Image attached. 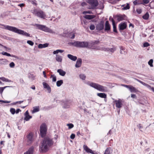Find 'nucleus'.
<instances>
[{
    "label": "nucleus",
    "instance_id": "nucleus-1",
    "mask_svg": "<svg viewBox=\"0 0 154 154\" xmlns=\"http://www.w3.org/2000/svg\"><path fill=\"white\" fill-rule=\"evenodd\" d=\"M53 144L52 140L49 137H45L39 146L40 152H46L48 150V148Z\"/></svg>",
    "mask_w": 154,
    "mask_h": 154
},
{
    "label": "nucleus",
    "instance_id": "nucleus-2",
    "mask_svg": "<svg viewBox=\"0 0 154 154\" xmlns=\"http://www.w3.org/2000/svg\"><path fill=\"white\" fill-rule=\"evenodd\" d=\"M0 25L4 26V27L2 28L3 29L8 30L17 34L24 35L26 36H30V34L29 33H27L26 32L22 30L18 29L16 27L4 24H0Z\"/></svg>",
    "mask_w": 154,
    "mask_h": 154
},
{
    "label": "nucleus",
    "instance_id": "nucleus-3",
    "mask_svg": "<svg viewBox=\"0 0 154 154\" xmlns=\"http://www.w3.org/2000/svg\"><path fill=\"white\" fill-rule=\"evenodd\" d=\"M85 84L100 91L105 92L107 91L106 87L101 85L98 84L88 81L86 82Z\"/></svg>",
    "mask_w": 154,
    "mask_h": 154
},
{
    "label": "nucleus",
    "instance_id": "nucleus-4",
    "mask_svg": "<svg viewBox=\"0 0 154 154\" xmlns=\"http://www.w3.org/2000/svg\"><path fill=\"white\" fill-rule=\"evenodd\" d=\"M88 42H87L75 41L70 43V45L78 48H88Z\"/></svg>",
    "mask_w": 154,
    "mask_h": 154
},
{
    "label": "nucleus",
    "instance_id": "nucleus-5",
    "mask_svg": "<svg viewBox=\"0 0 154 154\" xmlns=\"http://www.w3.org/2000/svg\"><path fill=\"white\" fill-rule=\"evenodd\" d=\"M32 13L35 16L43 19H45L46 14L45 13L41 10L34 9L32 11Z\"/></svg>",
    "mask_w": 154,
    "mask_h": 154
},
{
    "label": "nucleus",
    "instance_id": "nucleus-6",
    "mask_svg": "<svg viewBox=\"0 0 154 154\" xmlns=\"http://www.w3.org/2000/svg\"><path fill=\"white\" fill-rule=\"evenodd\" d=\"M35 26L37 27L38 29L43 31L45 32L52 34L55 33V32L54 31L45 25L35 24Z\"/></svg>",
    "mask_w": 154,
    "mask_h": 154
},
{
    "label": "nucleus",
    "instance_id": "nucleus-7",
    "mask_svg": "<svg viewBox=\"0 0 154 154\" xmlns=\"http://www.w3.org/2000/svg\"><path fill=\"white\" fill-rule=\"evenodd\" d=\"M87 2L90 5L89 9H95L98 5V2L97 0H88Z\"/></svg>",
    "mask_w": 154,
    "mask_h": 154
},
{
    "label": "nucleus",
    "instance_id": "nucleus-8",
    "mask_svg": "<svg viewBox=\"0 0 154 154\" xmlns=\"http://www.w3.org/2000/svg\"><path fill=\"white\" fill-rule=\"evenodd\" d=\"M40 131L41 137H43L45 136L46 133L47 128L45 123H43L41 125Z\"/></svg>",
    "mask_w": 154,
    "mask_h": 154
},
{
    "label": "nucleus",
    "instance_id": "nucleus-9",
    "mask_svg": "<svg viewBox=\"0 0 154 154\" xmlns=\"http://www.w3.org/2000/svg\"><path fill=\"white\" fill-rule=\"evenodd\" d=\"M26 137L27 144L30 145L32 143L34 140L33 133L31 132L29 133L27 135Z\"/></svg>",
    "mask_w": 154,
    "mask_h": 154
},
{
    "label": "nucleus",
    "instance_id": "nucleus-10",
    "mask_svg": "<svg viewBox=\"0 0 154 154\" xmlns=\"http://www.w3.org/2000/svg\"><path fill=\"white\" fill-rule=\"evenodd\" d=\"M104 21H101L100 23L97 24L96 26V29L98 31H101L103 29L104 27Z\"/></svg>",
    "mask_w": 154,
    "mask_h": 154
},
{
    "label": "nucleus",
    "instance_id": "nucleus-11",
    "mask_svg": "<svg viewBox=\"0 0 154 154\" xmlns=\"http://www.w3.org/2000/svg\"><path fill=\"white\" fill-rule=\"evenodd\" d=\"M127 27V25L125 22L121 23L119 25V29L120 32L125 29Z\"/></svg>",
    "mask_w": 154,
    "mask_h": 154
},
{
    "label": "nucleus",
    "instance_id": "nucleus-12",
    "mask_svg": "<svg viewBox=\"0 0 154 154\" xmlns=\"http://www.w3.org/2000/svg\"><path fill=\"white\" fill-rule=\"evenodd\" d=\"M104 30L105 31H106L107 32L110 30V26L108 21H106V22Z\"/></svg>",
    "mask_w": 154,
    "mask_h": 154
},
{
    "label": "nucleus",
    "instance_id": "nucleus-13",
    "mask_svg": "<svg viewBox=\"0 0 154 154\" xmlns=\"http://www.w3.org/2000/svg\"><path fill=\"white\" fill-rule=\"evenodd\" d=\"M24 116H25V117L24 119L26 121H29L30 119L32 118V116L29 115L28 110L26 111L25 112Z\"/></svg>",
    "mask_w": 154,
    "mask_h": 154
},
{
    "label": "nucleus",
    "instance_id": "nucleus-14",
    "mask_svg": "<svg viewBox=\"0 0 154 154\" xmlns=\"http://www.w3.org/2000/svg\"><path fill=\"white\" fill-rule=\"evenodd\" d=\"M34 147L32 146L30 147L27 151L24 153V154H32L34 151Z\"/></svg>",
    "mask_w": 154,
    "mask_h": 154
},
{
    "label": "nucleus",
    "instance_id": "nucleus-15",
    "mask_svg": "<svg viewBox=\"0 0 154 154\" xmlns=\"http://www.w3.org/2000/svg\"><path fill=\"white\" fill-rule=\"evenodd\" d=\"M82 60L81 58H78L75 64V67L76 68H79L82 65Z\"/></svg>",
    "mask_w": 154,
    "mask_h": 154
},
{
    "label": "nucleus",
    "instance_id": "nucleus-16",
    "mask_svg": "<svg viewBox=\"0 0 154 154\" xmlns=\"http://www.w3.org/2000/svg\"><path fill=\"white\" fill-rule=\"evenodd\" d=\"M83 147L84 149L88 153H90L92 154H94L92 150L89 149L87 146L84 145L83 146Z\"/></svg>",
    "mask_w": 154,
    "mask_h": 154
},
{
    "label": "nucleus",
    "instance_id": "nucleus-17",
    "mask_svg": "<svg viewBox=\"0 0 154 154\" xmlns=\"http://www.w3.org/2000/svg\"><path fill=\"white\" fill-rule=\"evenodd\" d=\"M114 102L116 104V106L117 107L119 108L122 107V103L121 100H116L114 101Z\"/></svg>",
    "mask_w": 154,
    "mask_h": 154
},
{
    "label": "nucleus",
    "instance_id": "nucleus-18",
    "mask_svg": "<svg viewBox=\"0 0 154 154\" xmlns=\"http://www.w3.org/2000/svg\"><path fill=\"white\" fill-rule=\"evenodd\" d=\"M95 15H86L84 16L85 18L91 20L93 19L95 17Z\"/></svg>",
    "mask_w": 154,
    "mask_h": 154
},
{
    "label": "nucleus",
    "instance_id": "nucleus-19",
    "mask_svg": "<svg viewBox=\"0 0 154 154\" xmlns=\"http://www.w3.org/2000/svg\"><path fill=\"white\" fill-rule=\"evenodd\" d=\"M67 56L69 59L73 61H75L77 59V57L76 56H74L71 54H68Z\"/></svg>",
    "mask_w": 154,
    "mask_h": 154
},
{
    "label": "nucleus",
    "instance_id": "nucleus-20",
    "mask_svg": "<svg viewBox=\"0 0 154 154\" xmlns=\"http://www.w3.org/2000/svg\"><path fill=\"white\" fill-rule=\"evenodd\" d=\"M100 43L99 41H95L94 42H88V46H94L95 45H97Z\"/></svg>",
    "mask_w": 154,
    "mask_h": 154
},
{
    "label": "nucleus",
    "instance_id": "nucleus-21",
    "mask_svg": "<svg viewBox=\"0 0 154 154\" xmlns=\"http://www.w3.org/2000/svg\"><path fill=\"white\" fill-rule=\"evenodd\" d=\"M112 22L113 27V31L115 32H117V31L116 29V25L114 20L112 18Z\"/></svg>",
    "mask_w": 154,
    "mask_h": 154
},
{
    "label": "nucleus",
    "instance_id": "nucleus-22",
    "mask_svg": "<svg viewBox=\"0 0 154 154\" xmlns=\"http://www.w3.org/2000/svg\"><path fill=\"white\" fill-rule=\"evenodd\" d=\"M57 72L59 73L60 75L62 76H64L66 74V72L61 69H58Z\"/></svg>",
    "mask_w": 154,
    "mask_h": 154
},
{
    "label": "nucleus",
    "instance_id": "nucleus-23",
    "mask_svg": "<svg viewBox=\"0 0 154 154\" xmlns=\"http://www.w3.org/2000/svg\"><path fill=\"white\" fill-rule=\"evenodd\" d=\"M2 54L3 55H6L7 56L12 57L15 58H17V56L13 55H11L10 54L6 52H3Z\"/></svg>",
    "mask_w": 154,
    "mask_h": 154
},
{
    "label": "nucleus",
    "instance_id": "nucleus-24",
    "mask_svg": "<svg viewBox=\"0 0 154 154\" xmlns=\"http://www.w3.org/2000/svg\"><path fill=\"white\" fill-rule=\"evenodd\" d=\"M48 45L49 44L48 43H45L43 44H40L38 45V47L39 48H45L47 47L48 46Z\"/></svg>",
    "mask_w": 154,
    "mask_h": 154
},
{
    "label": "nucleus",
    "instance_id": "nucleus-25",
    "mask_svg": "<svg viewBox=\"0 0 154 154\" xmlns=\"http://www.w3.org/2000/svg\"><path fill=\"white\" fill-rule=\"evenodd\" d=\"M97 95L102 98H106V94L104 93H98L97 94Z\"/></svg>",
    "mask_w": 154,
    "mask_h": 154
},
{
    "label": "nucleus",
    "instance_id": "nucleus-26",
    "mask_svg": "<svg viewBox=\"0 0 154 154\" xmlns=\"http://www.w3.org/2000/svg\"><path fill=\"white\" fill-rule=\"evenodd\" d=\"M143 1L142 0H136L134 1L133 4L134 5H137L142 4Z\"/></svg>",
    "mask_w": 154,
    "mask_h": 154
},
{
    "label": "nucleus",
    "instance_id": "nucleus-27",
    "mask_svg": "<svg viewBox=\"0 0 154 154\" xmlns=\"http://www.w3.org/2000/svg\"><path fill=\"white\" fill-rule=\"evenodd\" d=\"M56 61L58 62H61L62 60V57L61 56L56 55Z\"/></svg>",
    "mask_w": 154,
    "mask_h": 154
},
{
    "label": "nucleus",
    "instance_id": "nucleus-28",
    "mask_svg": "<svg viewBox=\"0 0 154 154\" xmlns=\"http://www.w3.org/2000/svg\"><path fill=\"white\" fill-rule=\"evenodd\" d=\"M39 111V107L38 106H35L33 107V110L32 111V113H34L35 112H38Z\"/></svg>",
    "mask_w": 154,
    "mask_h": 154
},
{
    "label": "nucleus",
    "instance_id": "nucleus-29",
    "mask_svg": "<svg viewBox=\"0 0 154 154\" xmlns=\"http://www.w3.org/2000/svg\"><path fill=\"white\" fill-rule=\"evenodd\" d=\"M131 92L136 93L138 92V90L137 89L131 86V88L129 89Z\"/></svg>",
    "mask_w": 154,
    "mask_h": 154
},
{
    "label": "nucleus",
    "instance_id": "nucleus-30",
    "mask_svg": "<svg viewBox=\"0 0 154 154\" xmlns=\"http://www.w3.org/2000/svg\"><path fill=\"white\" fill-rule=\"evenodd\" d=\"M91 48L94 49H97V50H101V48L99 46H89L88 48Z\"/></svg>",
    "mask_w": 154,
    "mask_h": 154
},
{
    "label": "nucleus",
    "instance_id": "nucleus-31",
    "mask_svg": "<svg viewBox=\"0 0 154 154\" xmlns=\"http://www.w3.org/2000/svg\"><path fill=\"white\" fill-rule=\"evenodd\" d=\"M112 152L111 148L109 147L107 148L105 150L104 154H110V152Z\"/></svg>",
    "mask_w": 154,
    "mask_h": 154
},
{
    "label": "nucleus",
    "instance_id": "nucleus-32",
    "mask_svg": "<svg viewBox=\"0 0 154 154\" xmlns=\"http://www.w3.org/2000/svg\"><path fill=\"white\" fill-rule=\"evenodd\" d=\"M75 36L74 33L72 32L69 33L68 34V37L72 39H73L75 38Z\"/></svg>",
    "mask_w": 154,
    "mask_h": 154
},
{
    "label": "nucleus",
    "instance_id": "nucleus-33",
    "mask_svg": "<svg viewBox=\"0 0 154 154\" xmlns=\"http://www.w3.org/2000/svg\"><path fill=\"white\" fill-rule=\"evenodd\" d=\"M117 20L119 21L122 20H124L123 16L122 15H117L116 16Z\"/></svg>",
    "mask_w": 154,
    "mask_h": 154
},
{
    "label": "nucleus",
    "instance_id": "nucleus-34",
    "mask_svg": "<svg viewBox=\"0 0 154 154\" xmlns=\"http://www.w3.org/2000/svg\"><path fill=\"white\" fill-rule=\"evenodd\" d=\"M63 83V80H61L59 81H57L56 83V85L57 87L60 86Z\"/></svg>",
    "mask_w": 154,
    "mask_h": 154
},
{
    "label": "nucleus",
    "instance_id": "nucleus-35",
    "mask_svg": "<svg viewBox=\"0 0 154 154\" xmlns=\"http://www.w3.org/2000/svg\"><path fill=\"white\" fill-rule=\"evenodd\" d=\"M125 5H122V7H124L123 8H122L123 10H126L129 9L130 7L129 6V4L128 3L124 7Z\"/></svg>",
    "mask_w": 154,
    "mask_h": 154
},
{
    "label": "nucleus",
    "instance_id": "nucleus-36",
    "mask_svg": "<svg viewBox=\"0 0 154 154\" xmlns=\"http://www.w3.org/2000/svg\"><path fill=\"white\" fill-rule=\"evenodd\" d=\"M0 79L3 81L6 82H11V80H10L8 79H6L4 77H0Z\"/></svg>",
    "mask_w": 154,
    "mask_h": 154
},
{
    "label": "nucleus",
    "instance_id": "nucleus-37",
    "mask_svg": "<svg viewBox=\"0 0 154 154\" xmlns=\"http://www.w3.org/2000/svg\"><path fill=\"white\" fill-rule=\"evenodd\" d=\"M149 17V15L148 12H146L145 14L143 16V18L145 20H147Z\"/></svg>",
    "mask_w": 154,
    "mask_h": 154
},
{
    "label": "nucleus",
    "instance_id": "nucleus-38",
    "mask_svg": "<svg viewBox=\"0 0 154 154\" xmlns=\"http://www.w3.org/2000/svg\"><path fill=\"white\" fill-rule=\"evenodd\" d=\"M120 54H124V51L125 50V48L123 46H120Z\"/></svg>",
    "mask_w": 154,
    "mask_h": 154
},
{
    "label": "nucleus",
    "instance_id": "nucleus-39",
    "mask_svg": "<svg viewBox=\"0 0 154 154\" xmlns=\"http://www.w3.org/2000/svg\"><path fill=\"white\" fill-rule=\"evenodd\" d=\"M10 87V86H6L2 87H0V94H2L4 89L7 87Z\"/></svg>",
    "mask_w": 154,
    "mask_h": 154
},
{
    "label": "nucleus",
    "instance_id": "nucleus-40",
    "mask_svg": "<svg viewBox=\"0 0 154 154\" xmlns=\"http://www.w3.org/2000/svg\"><path fill=\"white\" fill-rule=\"evenodd\" d=\"M80 78L82 80H85L86 78L85 75L84 74H81L79 75Z\"/></svg>",
    "mask_w": 154,
    "mask_h": 154
},
{
    "label": "nucleus",
    "instance_id": "nucleus-41",
    "mask_svg": "<svg viewBox=\"0 0 154 154\" xmlns=\"http://www.w3.org/2000/svg\"><path fill=\"white\" fill-rule=\"evenodd\" d=\"M51 78H52L53 82H55L56 81V76L54 74L51 75Z\"/></svg>",
    "mask_w": 154,
    "mask_h": 154
},
{
    "label": "nucleus",
    "instance_id": "nucleus-42",
    "mask_svg": "<svg viewBox=\"0 0 154 154\" xmlns=\"http://www.w3.org/2000/svg\"><path fill=\"white\" fill-rule=\"evenodd\" d=\"M153 62V60L152 59H150L148 62V63L149 65L151 66V67H153V65L152 64V63Z\"/></svg>",
    "mask_w": 154,
    "mask_h": 154
},
{
    "label": "nucleus",
    "instance_id": "nucleus-43",
    "mask_svg": "<svg viewBox=\"0 0 154 154\" xmlns=\"http://www.w3.org/2000/svg\"><path fill=\"white\" fill-rule=\"evenodd\" d=\"M28 77L32 80H33L35 78L34 76L31 74H29Z\"/></svg>",
    "mask_w": 154,
    "mask_h": 154
},
{
    "label": "nucleus",
    "instance_id": "nucleus-44",
    "mask_svg": "<svg viewBox=\"0 0 154 154\" xmlns=\"http://www.w3.org/2000/svg\"><path fill=\"white\" fill-rule=\"evenodd\" d=\"M10 112L12 114L14 115L15 113L16 110L14 108H11L10 109Z\"/></svg>",
    "mask_w": 154,
    "mask_h": 154
},
{
    "label": "nucleus",
    "instance_id": "nucleus-45",
    "mask_svg": "<svg viewBox=\"0 0 154 154\" xmlns=\"http://www.w3.org/2000/svg\"><path fill=\"white\" fill-rule=\"evenodd\" d=\"M139 82L140 83H141L143 85L146 86V87H149V86L148 84L146 83L142 82L141 81H140Z\"/></svg>",
    "mask_w": 154,
    "mask_h": 154
},
{
    "label": "nucleus",
    "instance_id": "nucleus-46",
    "mask_svg": "<svg viewBox=\"0 0 154 154\" xmlns=\"http://www.w3.org/2000/svg\"><path fill=\"white\" fill-rule=\"evenodd\" d=\"M142 1H143V3L142 4L143 5L148 4L149 2V0H142Z\"/></svg>",
    "mask_w": 154,
    "mask_h": 154
},
{
    "label": "nucleus",
    "instance_id": "nucleus-47",
    "mask_svg": "<svg viewBox=\"0 0 154 154\" xmlns=\"http://www.w3.org/2000/svg\"><path fill=\"white\" fill-rule=\"evenodd\" d=\"M27 43L31 46H33L34 45V42L30 40L27 41Z\"/></svg>",
    "mask_w": 154,
    "mask_h": 154
},
{
    "label": "nucleus",
    "instance_id": "nucleus-48",
    "mask_svg": "<svg viewBox=\"0 0 154 154\" xmlns=\"http://www.w3.org/2000/svg\"><path fill=\"white\" fill-rule=\"evenodd\" d=\"M122 85L128 88L129 90L130 89L132 86V85H128L124 84Z\"/></svg>",
    "mask_w": 154,
    "mask_h": 154
},
{
    "label": "nucleus",
    "instance_id": "nucleus-49",
    "mask_svg": "<svg viewBox=\"0 0 154 154\" xmlns=\"http://www.w3.org/2000/svg\"><path fill=\"white\" fill-rule=\"evenodd\" d=\"M43 85L44 88H46L48 87V86L49 85L46 82H43Z\"/></svg>",
    "mask_w": 154,
    "mask_h": 154
},
{
    "label": "nucleus",
    "instance_id": "nucleus-50",
    "mask_svg": "<svg viewBox=\"0 0 154 154\" xmlns=\"http://www.w3.org/2000/svg\"><path fill=\"white\" fill-rule=\"evenodd\" d=\"M9 66L11 68H14L15 66V64L13 62H12L9 64Z\"/></svg>",
    "mask_w": 154,
    "mask_h": 154
},
{
    "label": "nucleus",
    "instance_id": "nucleus-51",
    "mask_svg": "<svg viewBox=\"0 0 154 154\" xmlns=\"http://www.w3.org/2000/svg\"><path fill=\"white\" fill-rule=\"evenodd\" d=\"M67 125L69 127V129H71L74 127V125L72 124H67Z\"/></svg>",
    "mask_w": 154,
    "mask_h": 154
},
{
    "label": "nucleus",
    "instance_id": "nucleus-52",
    "mask_svg": "<svg viewBox=\"0 0 154 154\" xmlns=\"http://www.w3.org/2000/svg\"><path fill=\"white\" fill-rule=\"evenodd\" d=\"M95 28V26L93 24L91 25L90 26V29L91 30H93Z\"/></svg>",
    "mask_w": 154,
    "mask_h": 154
},
{
    "label": "nucleus",
    "instance_id": "nucleus-53",
    "mask_svg": "<svg viewBox=\"0 0 154 154\" xmlns=\"http://www.w3.org/2000/svg\"><path fill=\"white\" fill-rule=\"evenodd\" d=\"M116 50V48H109V51L112 52H113L115 51Z\"/></svg>",
    "mask_w": 154,
    "mask_h": 154
},
{
    "label": "nucleus",
    "instance_id": "nucleus-54",
    "mask_svg": "<svg viewBox=\"0 0 154 154\" xmlns=\"http://www.w3.org/2000/svg\"><path fill=\"white\" fill-rule=\"evenodd\" d=\"M48 91V92L49 93H50L51 91V89L49 85H48V87L46 88Z\"/></svg>",
    "mask_w": 154,
    "mask_h": 154
},
{
    "label": "nucleus",
    "instance_id": "nucleus-55",
    "mask_svg": "<svg viewBox=\"0 0 154 154\" xmlns=\"http://www.w3.org/2000/svg\"><path fill=\"white\" fill-rule=\"evenodd\" d=\"M92 13V12L91 11H84L83 12V14H91Z\"/></svg>",
    "mask_w": 154,
    "mask_h": 154
},
{
    "label": "nucleus",
    "instance_id": "nucleus-56",
    "mask_svg": "<svg viewBox=\"0 0 154 154\" xmlns=\"http://www.w3.org/2000/svg\"><path fill=\"white\" fill-rule=\"evenodd\" d=\"M0 102H2L4 103H9L11 102V101H5L2 100H0Z\"/></svg>",
    "mask_w": 154,
    "mask_h": 154
},
{
    "label": "nucleus",
    "instance_id": "nucleus-57",
    "mask_svg": "<svg viewBox=\"0 0 154 154\" xmlns=\"http://www.w3.org/2000/svg\"><path fill=\"white\" fill-rule=\"evenodd\" d=\"M136 11L138 14H140L142 12V10L138 8L137 9Z\"/></svg>",
    "mask_w": 154,
    "mask_h": 154
},
{
    "label": "nucleus",
    "instance_id": "nucleus-58",
    "mask_svg": "<svg viewBox=\"0 0 154 154\" xmlns=\"http://www.w3.org/2000/svg\"><path fill=\"white\" fill-rule=\"evenodd\" d=\"M23 100H22V101H17V102H14L13 103V104L14 105H15L17 103H19V104H21V103H23Z\"/></svg>",
    "mask_w": 154,
    "mask_h": 154
},
{
    "label": "nucleus",
    "instance_id": "nucleus-59",
    "mask_svg": "<svg viewBox=\"0 0 154 154\" xmlns=\"http://www.w3.org/2000/svg\"><path fill=\"white\" fill-rule=\"evenodd\" d=\"M149 87H147L149 89L151 90L152 91L154 92V87H151L150 85H149Z\"/></svg>",
    "mask_w": 154,
    "mask_h": 154
},
{
    "label": "nucleus",
    "instance_id": "nucleus-60",
    "mask_svg": "<svg viewBox=\"0 0 154 154\" xmlns=\"http://www.w3.org/2000/svg\"><path fill=\"white\" fill-rule=\"evenodd\" d=\"M75 134H72L70 136V137L71 139H73L75 138Z\"/></svg>",
    "mask_w": 154,
    "mask_h": 154
},
{
    "label": "nucleus",
    "instance_id": "nucleus-61",
    "mask_svg": "<svg viewBox=\"0 0 154 154\" xmlns=\"http://www.w3.org/2000/svg\"><path fill=\"white\" fill-rule=\"evenodd\" d=\"M149 45V44L147 42H145L143 44L144 47H147Z\"/></svg>",
    "mask_w": 154,
    "mask_h": 154
},
{
    "label": "nucleus",
    "instance_id": "nucleus-62",
    "mask_svg": "<svg viewBox=\"0 0 154 154\" xmlns=\"http://www.w3.org/2000/svg\"><path fill=\"white\" fill-rule=\"evenodd\" d=\"M137 127L139 129H141L143 128V126H141V124H139L137 125Z\"/></svg>",
    "mask_w": 154,
    "mask_h": 154
},
{
    "label": "nucleus",
    "instance_id": "nucleus-63",
    "mask_svg": "<svg viewBox=\"0 0 154 154\" xmlns=\"http://www.w3.org/2000/svg\"><path fill=\"white\" fill-rule=\"evenodd\" d=\"M57 51L58 52V53H62L64 51V50H60V49H58Z\"/></svg>",
    "mask_w": 154,
    "mask_h": 154
},
{
    "label": "nucleus",
    "instance_id": "nucleus-64",
    "mask_svg": "<svg viewBox=\"0 0 154 154\" xmlns=\"http://www.w3.org/2000/svg\"><path fill=\"white\" fill-rule=\"evenodd\" d=\"M131 97L132 98H136V96L135 94H131Z\"/></svg>",
    "mask_w": 154,
    "mask_h": 154
}]
</instances>
